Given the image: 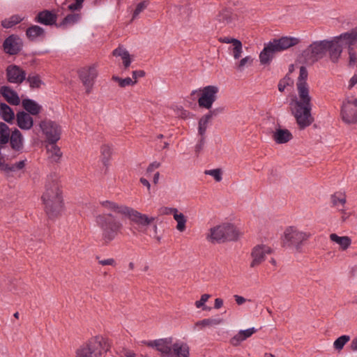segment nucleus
Returning a JSON list of instances; mask_svg holds the SVG:
<instances>
[{
    "label": "nucleus",
    "mask_w": 357,
    "mask_h": 357,
    "mask_svg": "<svg viewBox=\"0 0 357 357\" xmlns=\"http://www.w3.org/2000/svg\"><path fill=\"white\" fill-rule=\"evenodd\" d=\"M98 259V263L102 266H115L116 261L113 258L107 259H99V257H96Z\"/></svg>",
    "instance_id": "nucleus-56"
},
{
    "label": "nucleus",
    "mask_w": 357,
    "mask_h": 357,
    "mask_svg": "<svg viewBox=\"0 0 357 357\" xmlns=\"http://www.w3.org/2000/svg\"><path fill=\"white\" fill-rule=\"evenodd\" d=\"M310 232L299 231L294 227H287L284 232L283 245L287 247H294L300 251L302 244L311 237Z\"/></svg>",
    "instance_id": "nucleus-9"
},
{
    "label": "nucleus",
    "mask_w": 357,
    "mask_h": 357,
    "mask_svg": "<svg viewBox=\"0 0 357 357\" xmlns=\"http://www.w3.org/2000/svg\"><path fill=\"white\" fill-rule=\"evenodd\" d=\"M342 50L343 48L341 47V45L335 40V37L332 40H328L327 52H328L330 59L333 63H336L338 62Z\"/></svg>",
    "instance_id": "nucleus-20"
},
{
    "label": "nucleus",
    "mask_w": 357,
    "mask_h": 357,
    "mask_svg": "<svg viewBox=\"0 0 357 357\" xmlns=\"http://www.w3.org/2000/svg\"><path fill=\"white\" fill-rule=\"evenodd\" d=\"M329 237L330 240L338 244L342 250L348 249L351 244V239L347 236H339L333 233L330 234Z\"/></svg>",
    "instance_id": "nucleus-29"
},
{
    "label": "nucleus",
    "mask_w": 357,
    "mask_h": 357,
    "mask_svg": "<svg viewBox=\"0 0 357 357\" xmlns=\"http://www.w3.org/2000/svg\"><path fill=\"white\" fill-rule=\"evenodd\" d=\"M81 18V15L78 13H70L67 15L59 24V26L67 24H74Z\"/></svg>",
    "instance_id": "nucleus-36"
},
{
    "label": "nucleus",
    "mask_w": 357,
    "mask_h": 357,
    "mask_svg": "<svg viewBox=\"0 0 357 357\" xmlns=\"http://www.w3.org/2000/svg\"><path fill=\"white\" fill-rule=\"evenodd\" d=\"M23 20V17H22L19 15H13L9 18H6L1 22V25L3 28L10 29L14 26L15 25L20 23Z\"/></svg>",
    "instance_id": "nucleus-33"
},
{
    "label": "nucleus",
    "mask_w": 357,
    "mask_h": 357,
    "mask_svg": "<svg viewBox=\"0 0 357 357\" xmlns=\"http://www.w3.org/2000/svg\"><path fill=\"white\" fill-rule=\"evenodd\" d=\"M300 40L291 36H282L278 39H273L264 45V47L259 54V61L263 65L270 64L277 52L284 51L298 45Z\"/></svg>",
    "instance_id": "nucleus-5"
},
{
    "label": "nucleus",
    "mask_w": 357,
    "mask_h": 357,
    "mask_svg": "<svg viewBox=\"0 0 357 357\" xmlns=\"http://www.w3.org/2000/svg\"><path fill=\"white\" fill-rule=\"evenodd\" d=\"M271 252V248L264 245H258L254 247L251 252L252 260L250 263V267L254 268L261 264L265 260L266 255Z\"/></svg>",
    "instance_id": "nucleus-16"
},
{
    "label": "nucleus",
    "mask_w": 357,
    "mask_h": 357,
    "mask_svg": "<svg viewBox=\"0 0 357 357\" xmlns=\"http://www.w3.org/2000/svg\"><path fill=\"white\" fill-rule=\"evenodd\" d=\"M335 38L340 43L342 48L347 46L349 50L350 47H354V45L357 43V26L353 28L349 32L335 36Z\"/></svg>",
    "instance_id": "nucleus-18"
},
{
    "label": "nucleus",
    "mask_w": 357,
    "mask_h": 357,
    "mask_svg": "<svg viewBox=\"0 0 357 357\" xmlns=\"http://www.w3.org/2000/svg\"><path fill=\"white\" fill-rule=\"evenodd\" d=\"M350 348L352 351H357V336L352 340Z\"/></svg>",
    "instance_id": "nucleus-64"
},
{
    "label": "nucleus",
    "mask_w": 357,
    "mask_h": 357,
    "mask_svg": "<svg viewBox=\"0 0 357 357\" xmlns=\"http://www.w3.org/2000/svg\"><path fill=\"white\" fill-rule=\"evenodd\" d=\"M10 129L8 126L3 122H0V137L1 139V144H7L10 139Z\"/></svg>",
    "instance_id": "nucleus-34"
},
{
    "label": "nucleus",
    "mask_w": 357,
    "mask_h": 357,
    "mask_svg": "<svg viewBox=\"0 0 357 357\" xmlns=\"http://www.w3.org/2000/svg\"><path fill=\"white\" fill-rule=\"evenodd\" d=\"M257 329H255L254 327L250 328L246 330H241L239 331L240 334L243 336V339L245 340L248 339V337H251L252 334H254L255 332H257Z\"/></svg>",
    "instance_id": "nucleus-54"
},
{
    "label": "nucleus",
    "mask_w": 357,
    "mask_h": 357,
    "mask_svg": "<svg viewBox=\"0 0 357 357\" xmlns=\"http://www.w3.org/2000/svg\"><path fill=\"white\" fill-rule=\"evenodd\" d=\"M26 35L29 40L34 41L38 37H45V33L43 28L38 25H31L26 31Z\"/></svg>",
    "instance_id": "nucleus-30"
},
{
    "label": "nucleus",
    "mask_w": 357,
    "mask_h": 357,
    "mask_svg": "<svg viewBox=\"0 0 357 357\" xmlns=\"http://www.w3.org/2000/svg\"><path fill=\"white\" fill-rule=\"evenodd\" d=\"M41 199L48 218L55 219L61 215L64 208V201L61 181L57 174L51 173L47 175L44 183Z\"/></svg>",
    "instance_id": "nucleus-1"
},
{
    "label": "nucleus",
    "mask_w": 357,
    "mask_h": 357,
    "mask_svg": "<svg viewBox=\"0 0 357 357\" xmlns=\"http://www.w3.org/2000/svg\"><path fill=\"white\" fill-rule=\"evenodd\" d=\"M148 4H149V1H144L139 3L137 5V6L132 13V20L135 19L139 15V13H141L147 7Z\"/></svg>",
    "instance_id": "nucleus-45"
},
{
    "label": "nucleus",
    "mask_w": 357,
    "mask_h": 357,
    "mask_svg": "<svg viewBox=\"0 0 357 357\" xmlns=\"http://www.w3.org/2000/svg\"><path fill=\"white\" fill-rule=\"evenodd\" d=\"M79 77L83 85L86 87V93L89 94L94 84L95 79L98 76V72L94 66L82 68L78 71Z\"/></svg>",
    "instance_id": "nucleus-13"
},
{
    "label": "nucleus",
    "mask_w": 357,
    "mask_h": 357,
    "mask_svg": "<svg viewBox=\"0 0 357 357\" xmlns=\"http://www.w3.org/2000/svg\"><path fill=\"white\" fill-rule=\"evenodd\" d=\"M95 220L102 231V241L104 244H108L114 240L123 228V224L111 213L98 214Z\"/></svg>",
    "instance_id": "nucleus-4"
},
{
    "label": "nucleus",
    "mask_w": 357,
    "mask_h": 357,
    "mask_svg": "<svg viewBox=\"0 0 357 357\" xmlns=\"http://www.w3.org/2000/svg\"><path fill=\"white\" fill-rule=\"evenodd\" d=\"M40 127L50 144V149L47 148V151L51 152V156H62L60 148L56 145L60 139L61 126L53 121L44 120L40 123Z\"/></svg>",
    "instance_id": "nucleus-7"
},
{
    "label": "nucleus",
    "mask_w": 357,
    "mask_h": 357,
    "mask_svg": "<svg viewBox=\"0 0 357 357\" xmlns=\"http://www.w3.org/2000/svg\"><path fill=\"white\" fill-rule=\"evenodd\" d=\"M99 204L105 211L121 214L128 217L132 222L136 224L141 229L149 226L155 220L154 218L142 214L131 207L119 204L111 200L100 201Z\"/></svg>",
    "instance_id": "nucleus-3"
},
{
    "label": "nucleus",
    "mask_w": 357,
    "mask_h": 357,
    "mask_svg": "<svg viewBox=\"0 0 357 357\" xmlns=\"http://www.w3.org/2000/svg\"><path fill=\"white\" fill-rule=\"evenodd\" d=\"M132 75L133 79L137 81V78L144 77L146 75V73L143 70H138L132 71Z\"/></svg>",
    "instance_id": "nucleus-59"
},
{
    "label": "nucleus",
    "mask_w": 357,
    "mask_h": 357,
    "mask_svg": "<svg viewBox=\"0 0 357 357\" xmlns=\"http://www.w3.org/2000/svg\"><path fill=\"white\" fill-rule=\"evenodd\" d=\"M219 92L218 86L208 85L199 89V97L198 98V105L200 108L210 109L213 102L217 99V94Z\"/></svg>",
    "instance_id": "nucleus-11"
},
{
    "label": "nucleus",
    "mask_w": 357,
    "mask_h": 357,
    "mask_svg": "<svg viewBox=\"0 0 357 357\" xmlns=\"http://www.w3.org/2000/svg\"><path fill=\"white\" fill-rule=\"evenodd\" d=\"M234 47L232 48L233 56L235 59H238L241 57L242 50H243V45L241 40H238L234 42L233 45Z\"/></svg>",
    "instance_id": "nucleus-44"
},
{
    "label": "nucleus",
    "mask_w": 357,
    "mask_h": 357,
    "mask_svg": "<svg viewBox=\"0 0 357 357\" xmlns=\"http://www.w3.org/2000/svg\"><path fill=\"white\" fill-rule=\"evenodd\" d=\"M0 116L8 123H13L15 117L13 109L5 102H0Z\"/></svg>",
    "instance_id": "nucleus-27"
},
{
    "label": "nucleus",
    "mask_w": 357,
    "mask_h": 357,
    "mask_svg": "<svg viewBox=\"0 0 357 357\" xmlns=\"http://www.w3.org/2000/svg\"><path fill=\"white\" fill-rule=\"evenodd\" d=\"M349 66H353L357 63V54L354 47H350L348 50Z\"/></svg>",
    "instance_id": "nucleus-50"
},
{
    "label": "nucleus",
    "mask_w": 357,
    "mask_h": 357,
    "mask_svg": "<svg viewBox=\"0 0 357 357\" xmlns=\"http://www.w3.org/2000/svg\"><path fill=\"white\" fill-rule=\"evenodd\" d=\"M244 340H245L243 339V336L238 332L236 335L231 338L230 344L234 347H237Z\"/></svg>",
    "instance_id": "nucleus-53"
},
{
    "label": "nucleus",
    "mask_w": 357,
    "mask_h": 357,
    "mask_svg": "<svg viewBox=\"0 0 357 357\" xmlns=\"http://www.w3.org/2000/svg\"><path fill=\"white\" fill-rule=\"evenodd\" d=\"M17 126L22 130H30L33 126V119L24 111H19L16 114Z\"/></svg>",
    "instance_id": "nucleus-21"
},
{
    "label": "nucleus",
    "mask_w": 357,
    "mask_h": 357,
    "mask_svg": "<svg viewBox=\"0 0 357 357\" xmlns=\"http://www.w3.org/2000/svg\"><path fill=\"white\" fill-rule=\"evenodd\" d=\"M172 337H167L151 341L147 344L155 347L163 357H169L172 355Z\"/></svg>",
    "instance_id": "nucleus-17"
},
{
    "label": "nucleus",
    "mask_w": 357,
    "mask_h": 357,
    "mask_svg": "<svg viewBox=\"0 0 357 357\" xmlns=\"http://www.w3.org/2000/svg\"><path fill=\"white\" fill-rule=\"evenodd\" d=\"M308 72L305 66H301L296 84H307Z\"/></svg>",
    "instance_id": "nucleus-41"
},
{
    "label": "nucleus",
    "mask_w": 357,
    "mask_h": 357,
    "mask_svg": "<svg viewBox=\"0 0 357 357\" xmlns=\"http://www.w3.org/2000/svg\"><path fill=\"white\" fill-rule=\"evenodd\" d=\"M112 80L119 83V86L121 88H124L127 86H134L137 84V81L132 80L130 77H128L126 78H121L118 76H112Z\"/></svg>",
    "instance_id": "nucleus-38"
},
{
    "label": "nucleus",
    "mask_w": 357,
    "mask_h": 357,
    "mask_svg": "<svg viewBox=\"0 0 357 357\" xmlns=\"http://www.w3.org/2000/svg\"><path fill=\"white\" fill-rule=\"evenodd\" d=\"M328 43V40H323L310 44L302 53L305 62L314 63L322 59L327 52Z\"/></svg>",
    "instance_id": "nucleus-10"
},
{
    "label": "nucleus",
    "mask_w": 357,
    "mask_h": 357,
    "mask_svg": "<svg viewBox=\"0 0 357 357\" xmlns=\"http://www.w3.org/2000/svg\"><path fill=\"white\" fill-rule=\"evenodd\" d=\"M160 214L162 215H169L174 214L178 212V209L176 208H170V207H162L160 209Z\"/></svg>",
    "instance_id": "nucleus-55"
},
{
    "label": "nucleus",
    "mask_w": 357,
    "mask_h": 357,
    "mask_svg": "<svg viewBox=\"0 0 357 357\" xmlns=\"http://www.w3.org/2000/svg\"><path fill=\"white\" fill-rule=\"evenodd\" d=\"M238 39L230 38V37H220L218 39V41L222 43H231L232 45L234 44V42L237 41Z\"/></svg>",
    "instance_id": "nucleus-60"
},
{
    "label": "nucleus",
    "mask_w": 357,
    "mask_h": 357,
    "mask_svg": "<svg viewBox=\"0 0 357 357\" xmlns=\"http://www.w3.org/2000/svg\"><path fill=\"white\" fill-rule=\"evenodd\" d=\"M357 84V73L354 74L350 79L348 88L350 89Z\"/></svg>",
    "instance_id": "nucleus-62"
},
{
    "label": "nucleus",
    "mask_w": 357,
    "mask_h": 357,
    "mask_svg": "<svg viewBox=\"0 0 357 357\" xmlns=\"http://www.w3.org/2000/svg\"><path fill=\"white\" fill-rule=\"evenodd\" d=\"M164 138V135L162 134H160L157 135L156 137V144H155V149L158 150H163L165 149H167L169 145V142L167 141L162 142V139Z\"/></svg>",
    "instance_id": "nucleus-46"
},
{
    "label": "nucleus",
    "mask_w": 357,
    "mask_h": 357,
    "mask_svg": "<svg viewBox=\"0 0 357 357\" xmlns=\"http://www.w3.org/2000/svg\"><path fill=\"white\" fill-rule=\"evenodd\" d=\"M1 95L6 100L12 105H18L20 103V99L13 89L8 86H3L1 89Z\"/></svg>",
    "instance_id": "nucleus-24"
},
{
    "label": "nucleus",
    "mask_w": 357,
    "mask_h": 357,
    "mask_svg": "<svg viewBox=\"0 0 357 357\" xmlns=\"http://www.w3.org/2000/svg\"><path fill=\"white\" fill-rule=\"evenodd\" d=\"M222 321V319L219 317L204 319L197 321L195 324V328H199V329H202L205 327H213L220 324Z\"/></svg>",
    "instance_id": "nucleus-31"
},
{
    "label": "nucleus",
    "mask_w": 357,
    "mask_h": 357,
    "mask_svg": "<svg viewBox=\"0 0 357 357\" xmlns=\"http://www.w3.org/2000/svg\"><path fill=\"white\" fill-rule=\"evenodd\" d=\"M234 19V15L229 9H223L217 15V20L224 24H230Z\"/></svg>",
    "instance_id": "nucleus-32"
},
{
    "label": "nucleus",
    "mask_w": 357,
    "mask_h": 357,
    "mask_svg": "<svg viewBox=\"0 0 357 357\" xmlns=\"http://www.w3.org/2000/svg\"><path fill=\"white\" fill-rule=\"evenodd\" d=\"M123 54H124V56L122 57L123 63L125 68H128L130 66V63L132 62V60L130 59V55L129 52L126 53V54L124 53Z\"/></svg>",
    "instance_id": "nucleus-58"
},
{
    "label": "nucleus",
    "mask_w": 357,
    "mask_h": 357,
    "mask_svg": "<svg viewBox=\"0 0 357 357\" xmlns=\"http://www.w3.org/2000/svg\"><path fill=\"white\" fill-rule=\"evenodd\" d=\"M350 340V337L347 335H342L337 338L334 343V348L338 351L342 350L344 346Z\"/></svg>",
    "instance_id": "nucleus-40"
},
{
    "label": "nucleus",
    "mask_w": 357,
    "mask_h": 357,
    "mask_svg": "<svg viewBox=\"0 0 357 357\" xmlns=\"http://www.w3.org/2000/svg\"><path fill=\"white\" fill-rule=\"evenodd\" d=\"M10 144L14 151H20L23 149V137L21 132L15 128L10 135Z\"/></svg>",
    "instance_id": "nucleus-26"
},
{
    "label": "nucleus",
    "mask_w": 357,
    "mask_h": 357,
    "mask_svg": "<svg viewBox=\"0 0 357 357\" xmlns=\"http://www.w3.org/2000/svg\"><path fill=\"white\" fill-rule=\"evenodd\" d=\"M128 52L123 48L122 46H119L117 48L114 49L112 52V54L114 56H121V58L124 56V53H128Z\"/></svg>",
    "instance_id": "nucleus-57"
},
{
    "label": "nucleus",
    "mask_w": 357,
    "mask_h": 357,
    "mask_svg": "<svg viewBox=\"0 0 357 357\" xmlns=\"http://www.w3.org/2000/svg\"><path fill=\"white\" fill-rule=\"evenodd\" d=\"M211 119L204 114L199 121V127H198V132L199 134L204 137V135L206 133V129H207V125ZM204 141V137L202 138L200 143H202Z\"/></svg>",
    "instance_id": "nucleus-37"
},
{
    "label": "nucleus",
    "mask_w": 357,
    "mask_h": 357,
    "mask_svg": "<svg viewBox=\"0 0 357 357\" xmlns=\"http://www.w3.org/2000/svg\"><path fill=\"white\" fill-rule=\"evenodd\" d=\"M238 232L236 227L229 223H224L210 229L207 239L211 243H224L237 240Z\"/></svg>",
    "instance_id": "nucleus-8"
},
{
    "label": "nucleus",
    "mask_w": 357,
    "mask_h": 357,
    "mask_svg": "<svg viewBox=\"0 0 357 357\" xmlns=\"http://www.w3.org/2000/svg\"><path fill=\"white\" fill-rule=\"evenodd\" d=\"M299 100H295L294 107L291 109L300 129L308 127L314 122L312 116V98L310 96L308 84H296Z\"/></svg>",
    "instance_id": "nucleus-2"
},
{
    "label": "nucleus",
    "mask_w": 357,
    "mask_h": 357,
    "mask_svg": "<svg viewBox=\"0 0 357 357\" xmlns=\"http://www.w3.org/2000/svg\"><path fill=\"white\" fill-rule=\"evenodd\" d=\"M174 218L177 222L176 229L179 231H183L185 229V223L187 222L185 215L181 213H178L177 212L174 214Z\"/></svg>",
    "instance_id": "nucleus-39"
},
{
    "label": "nucleus",
    "mask_w": 357,
    "mask_h": 357,
    "mask_svg": "<svg viewBox=\"0 0 357 357\" xmlns=\"http://www.w3.org/2000/svg\"><path fill=\"white\" fill-rule=\"evenodd\" d=\"M210 297H211L210 294H202L200 300L197 301L195 303L196 307H197V308L202 307V309L204 310H210L211 307H208L204 305L205 303L208 300V298Z\"/></svg>",
    "instance_id": "nucleus-43"
},
{
    "label": "nucleus",
    "mask_w": 357,
    "mask_h": 357,
    "mask_svg": "<svg viewBox=\"0 0 357 357\" xmlns=\"http://www.w3.org/2000/svg\"><path fill=\"white\" fill-rule=\"evenodd\" d=\"M6 78L8 82L22 84L26 79V73L20 66L11 64L6 69Z\"/></svg>",
    "instance_id": "nucleus-15"
},
{
    "label": "nucleus",
    "mask_w": 357,
    "mask_h": 357,
    "mask_svg": "<svg viewBox=\"0 0 357 357\" xmlns=\"http://www.w3.org/2000/svg\"><path fill=\"white\" fill-rule=\"evenodd\" d=\"M204 174L206 175L212 176L214 179L220 182L222 181V172L220 169H210V170H205Z\"/></svg>",
    "instance_id": "nucleus-47"
},
{
    "label": "nucleus",
    "mask_w": 357,
    "mask_h": 357,
    "mask_svg": "<svg viewBox=\"0 0 357 357\" xmlns=\"http://www.w3.org/2000/svg\"><path fill=\"white\" fill-rule=\"evenodd\" d=\"M293 138L291 132L286 129L282 128L280 125L278 124V128H275L273 134V140L278 144H285Z\"/></svg>",
    "instance_id": "nucleus-22"
},
{
    "label": "nucleus",
    "mask_w": 357,
    "mask_h": 357,
    "mask_svg": "<svg viewBox=\"0 0 357 357\" xmlns=\"http://www.w3.org/2000/svg\"><path fill=\"white\" fill-rule=\"evenodd\" d=\"M121 357H137L136 354L131 350H125Z\"/></svg>",
    "instance_id": "nucleus-63"
},
{
    "label": "nucleus",
    "mask_w": 357,
    "mask_h": 357,
    "mask_svg": "<svg viewBox=\"0 0 357 357\" xmlns=\"http://www.w3.org/2000/svg\"><path fill=\"white\" fill-rule=\"evenodd\" d=\"M190 348L187 343L176 341L172 343V355L169 357H189Z\"/></svg>",
    "instance_id": "nucleus-23"
},
{
    "label": "nucleus",
    "mask_w": 357,
    "mask_h": 357,
    "mask_svg": "<svg viewBox=\"0 0 357 357\" xmlns=\"http://www.w3.org/2000/svg\"><path fill=\"white\" fill-rule=\"evenodd\" d=\"M253 62V59L250 56H247L243 58L237 65V69L242 70L245 65L251 66Z\"/></svg>",
    "instance_id": "nucleus-48"
},
{
    "label": "nucleus",
    "mask_w": 357,
    "mask_h": 357,
    "mask_svg": "<svg viewBox=\"0 0 357 357\" xmlns=\"http://www.w3.org/2000/svg\"><path fill=\"white\" fill-rule=\"evenodd\" d=\"M4 159L5 158H0V169L7 174L21 169L25 165V160H21L15 164L10 165L8 163H6Z\"/></svg>",
    "instance_id": "nucleus-28"
},
{
    "label": "nucleus",
    "mask_w": 357,
    "mask_h": 357,
    "mask_svg": "<svg viewBox=\"0 0 357 357\" xmlns=\"http://www.w3.org/2000/svg\"><path fill=\"white\" fill-rule=\"evenodd\" d=\"M100 152L102 156H110L111 155L115 153L112 147L107 144H104L101 146Z\"/></svg>",
    "instance_id": "nucleus-51"
},
{
    "label": "nucleus",
    "mask_w": 357,
    "mask_h": 357,
    "mask_svg": "<svg viewBox=\"0 0 357 357\" xmlns=\"http://www.w3.org/2000/svg\"><path fill=\"white\" fill-rule=\"evenodd\" d=\"M57 15L53 11L49 10H43L40 11L34 18L36 22L46 26L56 25Z\"/></svg>",
    "instance_id": "nucleus-19"
},
{
    "label": "nucleus",
    "mask_w": 357,
    "mask_h": 357,
    "mask_svg": "<svg viewBox=\"0 0 357 357\" xmlns=\"http://www.w3.org/2000/svg\"><path fill=\"white\" fill-rule=\"evenodd\" d=\"M341 117L347 124L357 123V102L356 98L343 102L341 108Z\"/></svg>",
    "instance_id": "nucleus-12"
},
{
    "label": "nucleus",
    "mask_w": 357,
    "mask_h": 357,
    "mask_svg": "<svg viewBox=\"0 0 357 357\" xmlns=\"http://www.w3.org/2000/svg\"><path fill=\"white\" fill-rule=\"evenodd\" d=\"M208 112L206 114V116H208V117L211 119L214 117H217L218 115H220V114L223 113L224 111H225V107H216L215 109H208Z\"/></svg>",
    "instance_id": "nucleus-49"
},
{
    "label": "nucleus",
    "mask_w": 357,
    "mask_h": 357,
    "mask_svg": "<svg viewBox=\"0 0 357 357\" xmlns=\"http://www.w3.org/2000/svg\"><path fill=\"white\" fill-rule=\"evenodd\" d=\"M23 47L22 40L15 34L10 35L3 43V51L9 55H16Z\"/></svg>",
    "instance_id": "nucleus-14"
},
{
    "label": "nucleus",
    "mask_w": 357,
    "mask_h": 357,
    "mask_svg": "<svg viewBox=\"0 0 357 357\" xmlns=\"http://www.w3.org/2000/svg\"><path fill=\"white\" fill-rule=\"evenodd\" d=\"M84 0H75V2L70 4L68 7L70 11L79 10L83 6V2Z\"/></svg>",
    "instance_id": "nucleus-52"
},
{
    "label": "nucleus",
    "mask_w": 357,
    "mask_h": 357,
    "mask_svg": "<svg viewBox=\"0 0 357 357\" xmlns=\"http://www.w3.org/2000/svg\"><path fill=\"white\" fill-rule=\"evenodd\" d=\"M331 202L334 206H338L340 204L343 206L346 203V196L345 195L335 193L331 196Z\"/></svg>",
    "instance_id": "nucleus-42"
},
{
    "label": "nucleus",
    "mask_w": 357,
    "mask_h": 357,
    "mask_svg": "<svg viewBox=\"0 0 357 357\" xmlns=\"http://www.w3.org/2000/svg\"><path fill=\"white\" fill-rule=\"evenodd\" d=\"M160 164L158 162H153L150 164L147 168V173H150L153 172L155 169H158L160 167Z\"/></svg>",
    "instance_id": "nucleus-61"
},
{
    "label": "nucleus",
    "mask_w": 357,
    "mask_h": 357,
    "mask_svg": "<svg viewBox=\"0 0 357 357\" xmlns=\"http://www.w3.org/2000/svg\"><path fill=\"white\" fill-rule=\"evenodd\" d=\"M25 80L29 82V86L31 89H38L43 84L40 75L38 74H35L33 75H29V76L26 77Z\"/></svg>",
    "instance_id": "nucleus-35"
},
{
    "label": "nucleus",
    "mask_w": 357,
    "mask_h": 357,
    "mask_svg": "<svg viewBox=\"0 0 357 357\" xmlns=\"http://www.w3.org/2000/svg\"><path fill=\"white\" fill-rule=\"evenodd\" d=\"M109 348L107 340L102 336L97 335L82 344L77 349L75 357H100Z\"/></svg>",
    "instance_id": "nucleus-6"
},
{
    "label": "nucleus",
    "mask_w": 357,
    "mask_h": 357,
    "mask_svg": "<svg viewBox=\"0 0 357 357\" xmlns=\"http://www.w3.org/2000/svg\"><path fill=\"white\" fill-rule=\"evenodd\" d=\"M22 106L29 115L36 116L40 113L42 107L35 100L30 98H24L22 101Z\"/></svg>",
    "instance_id": "nucleus-25"
}]
</instances>
